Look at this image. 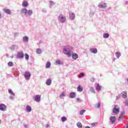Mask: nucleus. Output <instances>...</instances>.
Here are the masks:
<instances>
[{"instance_id": "393cba45", "label": "nucleus", "mask_w": 128, "mask_h": 128, "mask_svg": "<svg viewBox=\"0 0 128 128\" xmlns=\"http://www.w3.org/2000/svg\"><path fill=\"white\" fill-rule=\"evenodd\" d=\"M8 66H14V62H10L8 63Z\"/></svg>"}, {"instance_id": "a878e982", "label": "nucleus", "mask_w": 128, "mask_h": 128, "mask_svg": "<svg viewBox=\"0 0 128 128\" xmlns=\"http://www.w3.org/2000/svg\"><path fill=\"white\" fill-rule=\"evenodd\" d=\"M96 108H100V104L98 102L96 105H95Z\"/></svg>"}, {"instance_id": "79ce46f5", "label": "nucleus", "mask_w": 128, "mask_h": 128, "mask_svg": "<svg viewBox=\"0 0 128 128\" xmlns=\"http://www.w3.org/2000/svg\"><path fill=\"white\" fill-rule=\"evenodd\" d=\"M125 128H128V124L126 125V126L125 127Z\"/></svg>"}, {"instance_id": "f3484780", "label": "nucleus", "mask_w": 128, "mask_h": 128, "mask_svg": "<svg viewBox=\"0 0 128 128\" xmlns=\"http://www.w3.org/2000/svg\"><path fill=\"white\" fill-rule=\"evenodd\" d=\"M77 90H78V91L80 92H82V90H84V88H82V86H78Z\"/></svg>"}, {"instance_id": "a19ab883", "label": "nucleus", "mask_w": 128, "mask_h": 128, "mask_svg": "<svg viewBox=\"0 0 128 128\" xmlns=\"http://www.w3.org/2000/svg\"><path fill=\"white\" fill-rule=\"evenodd\" d=\"M125 104L128 106V102L127 100L125 102Z\"/></svg>"}, {"instance_id": "39448f33", "label": "nucleus", "mask_w": 128, "mask_h": 128, "mask_svg": "<svg viewBox=\"0 0 128 128\" xmlns=\"http://www.w3.org/2000/svg\"><path fill=\"white\" fill-rule=\"evenodd\" d=\"M0 110L2 112L6 110V106L3 104H0Z\"/></svg>"}, {"instance_id": "ea45409f", "label": "nucleus", "mask_w": 128, "mask_h": 128, "mask_svg": "<svg viewBox=\"0 0 128 128\" xmlns=\"http://www.w3.org/2000/svg\"><path fill=\"white\" fill-rule=\"evenodd\" d=\"M60 96H64V92H62L61 94L60 95Z\"/></svg>"}, {"instance_id": "7ed1b4c3", "label": "nucleus", "mask_w": 128, "mask_h": 128, "mask_svg": "<svg viewBox=\"0 0 128 128\" xmlns=\"http://www.w3.org/2000/svg\"><path fill=\"white\" fill-rule=\"evenodd\" d=\"M58 18H59V20L61 22H64L66 20V16H64V15L62 14H60L58 16Z\"/></svg>"}, {"instance_id": "f704fd0d", "label": "nucleus", "mask_w": 128, "mask_h": 128, "mask_svg": "<svg viewBox=\"0 0 128 128\" xmlns=\"http://www.w3.org/2000/svg\"><path fill=\"white\" fill-rule=\"evenodd\" d=\"M96 90H98V92H100V85H99L98 84V85L97 86Z\"/></svg>"}, {"instance_id": "bb28decb", "label": "nucleus", "mask_w": 128, "mask_h": 128, "mask_svg": "<svg viewBox=\"0 0 128 128\" xmlns=\"http://www.w3.org/2000/svg\"><path fill=\"white\" fill-rule=\"evenodd\" d=\"M77 126H78V128H82V123L78 122L77 123Z\"/></svg>"}, {"instance_id": "a18cd8bd", "label": "nucleus", "mask_w": 128, "mask_h": 128, "mask_svg": "<svg viewBox=\"0 0 128 128\" xmlns=\"http://www.w3.org/2000/svg\"><path fill=\"white\" fill-rule=\"evenodd\" d=\"M92 80V82H94V78H92V80Z\"/></svg>"}, {"instance_id": "9d476101", "label": "nucleus", "mask_w": 128, "mask_h": 128, "mask_svg": "<svg viewBox=\"0 0 128 128\" xmlns=\"http://www.w3.org/2000/svg\"><path fill=\"white\" fill-rule=\"evenodd\" d=\"M34 100H35V102H40V95H36L35 96V98H34Z\"/></svg>"}, {"instance_id": "20e7f679", "label": "nucleus", "mask_w": 128, "mask_h": 128, "mask_svg": "<svg viewBox=\"0 0 128 128\" xmlns=\"http://www.w3.org/2000/svg\"><path fill=\"white\" fill-rule=\"evenodd\" d=\"M24 52L21 51L18 52V54H17L18 58H24Z\"/></svg>"}, {"instance_id": "e433bc0d", "label": "nucleus", "mask_w": 128, "mask_h": 128, "mask_svg": "<svg viewBox=\"0 0 128 128\" xmlns=\"http://www.w3.org/2000/svg\"><path fill=\"white\" fill-rule=\"evenodd\" d=\"M122 118H124V116L122 114H121L119 116V120H122Z\"/></svg>"}, {"instance_id": "c03bdc74", "label": "nucleus", "mask_w": 128, "mask_h": 128, "mask_svg": "<svg viewBox=\"0 0 128 128\" xmlns=\"http://www.w3.org/2000/svg\"><path fill=\"white\" fill-rule=\"evenodd\" d=\"M86 128H90V126H87L86 127Z\"/></svg>"}, {"instance_id": "f8f14e48", "label": "nucleus", "mask_w": 128, "mask_h": 128, "mask_svg": "<svg viewBox=\"0 0 128 128\" xmlns=\"http://www.w3.org/2000/svg\"><path fill=\"white\" fill-rule=\"evenodd\" d=\"M90 51L91 52H92V54H96L98 52V50H96V48H92L90 49Z\"/></svg>"}, {"instance_id": "4468645a", "label": "nucleus", "mask_w": 128, "mask_h": 128, "mask_svg": "<svg viewBox=\"0 0 128 128\" xmlns=\"http://www.w3.org/2000/svg\"><path fill=\"white\" fill-rule=\"evenodd\" d=\"M22 6H24V8H26V6H28V2L24 1L22 4Z\"/></svg>"}, {"instance_id": "aec40b11", "label": "nucleus", "mask_w": 128, "mask_h": 128, "mask_svg": "<svg viewBox=\"0 0 128 128\" xmlns=\"http://www.w3.org/2000/svg\"><path fill=\"white\" fill-rule=\"evenodd\" d=\"M122 98H126L128 96V94L126 92H122Z\"/></svg>"}, {"instance_id": "a211bd4d", "label": "nucleus", "mask_w": 128, "mask_h": 128, "mask_svg": "<svg viewBox=\"0 0 128 128\" xmlns=\"http://www.w3.org/2000/svg\"><path fill=\"white\" fill-rule=\"evenodd\" d=\"M70 98H76V93H74V92H72L70 94Z\"/></svg>"}, {"instance_id": "72a5a7b5", "label": "nucleus", "mask_w": 128, "mask_h": 128, "mask_svg": "<svg viewBox=\"0 0 128 128\" xmlns=\"http://www.w3.org/2000/svg\"><path fill=\"white\" fill-rule=\"evenodd\" d=\"M61 120H62V122H66V117H62L61 118Z\"/></svg>"}, {"instance_id": "423d86ee", "label": "nucleus", "mask_w": 128, "mask_h": 128, "mask_svg": "<svg viewBox=\"0 0 128 128\" xmlns=\"http://www.w3.org/2000/svg\"><path fill=\"white\" fill-rule=\"evenodd\" d=\"M24 77L26 80H30V73L28 72H25Z\"/></svg>"}, {"instance_id": "c9c22d12", "label": "nucleus", "mask_w": 128, "mask_h": 128, "mask_svg": "<svg viewBox=\"0 0 128 128\" xmlns=\"http://www.w3.org/2000/svg\"><path fill=\"white\" fill-rule=\"evenodd\" d=\"M84 76V73H80L79 75L78 76L79 78H82Z\"/></svg>"}, {"instance_id": "c756f323", "label": "nucleus", "mask_w": 128, "mask_h": 128, "mask_svg": "<svg viewBox=\"0 0 128 128\" xmlns=\"http://www.w3.org/2000/svg\"><path fill=\"white\" fill-rule=\"evenodd\" d=\"M27 12L29 16H32V10H29Z\"/></svg>"}, {"instance_id": "37998d69", "label": "nucleus", "mask_w": 128, "mask_h": 128, "mask_svg": "<svg viewBox=\"0 0 128 128\" xmlns=\"http://www.w3.org/2000/svg\"><path fill=\"white\" fill-rule=\"evenodd\" d=\"M0 18H2V14H0Z\"/></svg>"}, {"instance_id": "1a4fd4ad", "label": "nucleus", "mask_w": 128, "mask_h": 128, "mask_svg": "<svg viewBox=\"0 0 128 128\" xmlns=\"http://www.w3.org/2000/svg\"><path fill=\"white\" fill-rule=\"evenodd\" d=\"M3 11L5 14H12V11L10 9L8 8H4L3 9Z\"/></svg>"}, {"instance_id": "412c9836", "label": "nucleus", "mask_w": 128, "mask_h": 128, "mask_svg": "<svg viewBox=\"0 0 128 128\" xmlns=\"http://www.w3.org/2000/svg\"><path fill=\"white\" fill-rule=\"evenodd\" d=\"M26 110L28 112H32V107L30 106H26Z\"/></svg>"}, {"instance_id": "58836bf2", "label": "nucleus", "mask_w": 128, "mask_h": 128, "mask_svg": "<svg viewBox=\"0 0 128 128\" xmlns=\"http://www.w3.org/2000/svg\"><path fill=\"white\" fill-rule=\"evenodd\" d=\"M92 126H96L97 123L96 122H94V123H92Z\"/></svg>"}, {"instance_id": "de8ad7c7", "label": "nucleus", "mask_w": 128, "mask_h": 128, "mask_svg": "<svg viewBox=\"0 0 128 128\" xmlns=\"http://www.w3.org/2000/svg\"><path fill=\"white\" fill-rule=\"evenodd\" d=\"M0 122H2V120H0Z\"/></svg>"}, {"instance_id": "473e14b6", "label": "nucleus", "mask_w": 128, "mask_h": 128, "mask_svg": "<svg viewBox=\"0 0 128 128\" xmlns=\"http://www.w3.org/2000/svg\"><path fill=\"white\" fill-rule=\"evenodd\" d=\"M84 112H86V110H82L81 111H80V114L82 116V115L84 114Z\"/></svg>"}, {"instance_id": "ddd939ff", "label": "nucleus", "mask_w": 128, "mask_h": 128, "mask_svg": "<svg viewBox=\"0 0 128 128\" xmlns=\"http://www.w3.org/2000/svg\"><path fill=\"white\" fill-rule=\"evenodd\" d=\"M78 58V55L76 53L72 54V58H73V60H76Z\"/></svg>"}, {"instance_id": "2f4dec72", "label": "nucleus", "mask_w": 128, "mask_h": 128, "mask_svg": "<svg viewBox=\"0 0 128 128\" xmlns=\"http://www.w3.org/2000/svg\"><path fill=\"white\" fill-rule=\"evenodd\" d=\"M90 91H91L93 94H96V92L94 91V88L91 87L90 88Z\"/></svg>"}, {"instance_id": "f257e3e1", "label": "nucleus", "mask_w": 128, "mask_h": 128, "mask_svg": "<svg viewBox=\"0 0 128 128\" xmlns=\"http://www.w3.org/2000/svg\"><path fill=\"white\" fill-rule=\"evenodd\" d=\"M112 110L113 114H118V112H120V106H118V105L115 106L112 108Z\"/></svg>"}, {"instance_id": "c85d7f7f", "label": "nucleus", "mask_w": 128, "mask_h": 128, "mask_svg": "<svg viewBox=\"0 0 128 128\" xmlns=\"http://www.w3.org/2000/svg\"><path fill=\"white\" fill-rule=\"evenodd\" d=\"M8 92L10 94H12V96H14V92H12V90L10 89L8 90Z\"/></svg>"}, {"instance_id": "dca6fc26", "label": "nucleus", "mask_w": 128, "mask_h": 128, "mask_svg": "<svg viewBox=\"0 0 128 128\" xmlns=\"http://www.w3.org/2000/svg\"><path fill=\"white\" fill-rule=\"evenodd\" d=\"M46 84L47 86H50L52 84V80L48 79L46 82Z\"/></svg>"}, {"instance_id": "4c0bfd02", "label": "nucleus", "mask_w": 128, "mask_h": 128, "mask_svg": "<svg viewBox=\"0 0 128 128\" xmlns=\"http://www.w3.org/2000/svg\"><path fill=\"white\" fill-rule=\"evenodd\" d=\"M56 62L57 64H60V60H56Z\"/></svg>"}, {"instance_id": "7c9ffc66", "label": "nucleus", "mask_w": 128, "mask_h": 128, "mask_svg": "<svg viewBox=\"0 0 128 128\" xmlns=\"http://www.w3.org/2000/svg\"><path fill=\"white\" fill-rule=\"evenodd\" d=\"M36 52L38 54H42V50L40 48H38V49L36 50Z\"/></svg>"}, {"instance_id": "2eb2a0df", "label": "nucleus", "mask_w": 128, "mask_h": 128, "mask_svg": "<svg viewBox=\"0 0 128 128\" xmlns=\"http://www.w3.org/2000/svg\"><path fill=\"white\" fill-rule=\"evenodd\" d=\"M98 6L99 8H106V4H98Z\"/></svg>"}, {"instance_id": "6e6552de", "label": "nucleus", "mask_w": 128, "mask_h": 128, "mask_svg": "<svg viewBox=\"0 0 128 128\" xmlns=\"http://www.w3.org/2000/svg\"><path fill=\"white\" fill-rule=\"evenodd\" d=\"M20 12L22 14H28V10L26 8H23L20 10Z\"/></svg>"}, {"instance_id": "f03ea898", "label": "nucleus", "mask_w": 128, "mask_h": 128, "mask_svg": "<svg viewBox=\"0 0 128 128\" xmlns=\"http://www.w3.org/2000/svg\"><path fill=\"white\" fill-rule=\"evenodd\" d=\"M63 50H64L63 52L64 54H66V56H68V57L72 56V53H71L70 51L68 52V50H66V48H63Z\"/></svg>"}, {"instance_id": "49530a36", "label": "nucleus", "mask_w": 128, "mask_h": 128, "mask_svg": "<svg viewBox=\"0 0 128 128\" xmlns=\"http://www.w3.org/2000/svg\"><path fill=\"white\" fill-rule=\"evenodd\" d=\"M78 102H79L80 101V98H78Z\"/></svg>"}, {"instance_id": "4be33fe9", "label": "nucleus", "mask_w": 128, "mask_h": 128, "mask_svg": "<svg viewBox=\"0 0 128 128\" xmlns=\"http://www.w3.org/2000/svg\"><path fill=\"white\" fill-rule=\"evenodd\" d=\"M24 42H28V36H24L23 37Z\"/></svg>"}, {"instance_id": "0eeeda50", "label": "nucleus", "mask_w": 128, "mask_h": 128, "mask_svg": "<svg viewBox=\"0 0 128 128\" xmlns=\"http://www.w3.org/2000/svg\"><path fill=\"white\" fill-rule=\"evenodd\" d=\"M116 116H112L110 117V122H111L112 124H114L116 122Z\"/></svg>"}, {"instance_id": "b1692460", "label": "nucleus", "mask_w": 128, "mask_h": 128, "mask_svg": "<svg viewBox=\"0 0 128 128\" xmlns=\"http://www.w3.org/2000/svg\"><path fill=\"white\" fill-rule=\"evenodd\" d=\"M116 56L117 58H119L120 56V52H118L116 53Z\"/></svg>"}, {"instance_id": "5701e85b", "label": "nucleus", "mask_w": 128, "mask_h": 128, "mask_svg": "<svg viewBox=\"0 0 128 128\" xmlns=\"http://www.w3.org/2000/svg\"><path fill=\"white\" fill-rule=\"evenodd\" d=\"M108 36H110V34H108V33H106V34H104V35H103V37L104 38H108Z\"/></svg>"}, {"instance_id": "cd10ccee", "label": "nucleus", "mask_w": 128, "mask_h": 128, "mask_svg": "<svg viewBox=\"0 0 128 128\" xmlns=\"http://www.w3.org/2000/svg\"><path fill=\"white\" fill-rule=\"evenodd\" d=\"M25 58L26 60H28V58H30V56H28V54L26 53L25 54Z\"/></svg>"}, {"instance_id": "9b49d317", "label": "nucleus", "mask_w": 128, "mask_h": 128, "mask_svg": "<svg viewBox=\"0 0 128 128\" xmlns=\"http://www.w3.org/2000/svg\"><path fill=\"white\" fill-rule=\"evenodd\" d=\"M75 18H76V15L74 14L70 13V20H74Z\"/></svg>"}, {"instance_id": "6ab92c4d", "label": "nucleus", "mask_w": 128, "mask_h": 128, "mask_svg": "<svg viewBox=\"0 0 128 128\" xmlns=\"http://www.w3.org/2000/svg\"><path fill=\"white\" fill-rule=\"evenodd\" d=\"M50 66H51L50 62H47L46 66V68H50Z\"/></svg>"}]
</instances>
